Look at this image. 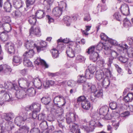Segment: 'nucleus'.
Returning a JSON list of instances; mask_svg holds the SVG:
<instances>
[{"label": "nucleus", "mask_w": 133, "mask_h": 133, "mask_svg": "<svg viewBox=\"0 0 133 133\" xmlns=\"http://www.w3.org/2000/svg\"><path fill=\"white\" fill-rule=\"evenodd\" d=\"M97 64L99 66L100 69L102 70L105 64V61L103 58H101L97 62Z\"/></svg>", "instance_id": "obj_38"}, {"label": "nucleus", "mask_w": 133, "mask_h": 133, "mask_svg": "<svg viewBox=\"0 0 133 133\" xmlns=\"http://www.w3.org/2000/svg\"><path fill=\"white\" fill-rule=\"evenodd\" d=\"M32 79V77L30 75H28L27 78L21 77L19 78L18 82L19 87L22 88H25L26 86L30 87L31 81Z\"/></svg>", "instance_id": "obj_2"}, {"label": "nucleus", "mask_w": 133, "mask_h": 133, "mask_svg": "<svg viewBox=\"0 0 133 133\" xmlns=\"http://www.w3.org/2000/svg\"><path fill=\"white\" fill-rule=\"evenodd\" d=\"M87 52L90 54V59L93 62H95L99 58V55L97 52L95 50L94 46L89 47Z\"/></svg>", "instance_id": "obj_3"}, {"label": "nucleus", "mask_w": 133, "mask_h": 133, "mask_svg": "<svg viewBox=\"0 0 133 133\" xmlns=\"http://www.w3.org/2000/svg\"><path fill=\"white\" fill-rule=\"evenodd\" d=\"M25 90L26 95H28L29 96H34L35 94V90L33 88H30L27 89H25Z\"/></svg>", "instance_id": "obj_27"}, {"label": "nucleus", "mask_w": 133, "mask_h": 133, "mask_svg": "<svg viewBox=\"0 0 133 133\" xmlns=\"http://www.w3.org/2000/svg\"><path fill=\"white\" fill-rule=\"evenodd\" d=\"M46 116L45 114L43 113H42L39 114L38 116V120L40 121H43V122L40 125L45 124L48 126L47 123L46 121H43V120L45 118Z\"/></svg>", "instance_id": "obj_29"}, {"label": "nucleus", "mask_w": 133, "mask_h": 133, "mask_svg": "<svg viewBox=\"0 0 133 133\" xmlns=\"http://www.w3.org/2000/svg\"><path fill=\"white\" fill-rule=\"evenodd\" d=\"M35 64L37 65H41L44 66L45 68H48V65L46 63L45 61L41 59L40 58L38 57L36 59L35 61Z\"/></svg>", "instance_id": "obj_22"}, {"label": "nucleus", "mask_w": 133, "mask_h": 133, "mask_svg": "<svg viewBox=\"0 0 133 133\" xmlns=\"http://www.w3.org/2000/svg\"><path fill=\"white\" fill-rule=\"evenodd\" d=\"M25 47L27 49L33 50L35 48L36 49L37 44L35 42L32 41H27L25 43Z\"/></svg>", "instance_id": "obj_16"}, {"label": "nucleus", "mask_w": 133, "mask_h": 133, "mask_svg": "<svg viewBox=\"0 0 133 133\" xmlns=\"http://www.w3.org/2000/svg\"><path fill=\"white\" fill-rule=\"evenodd\" d=\"M83 89L89 93H93L94 94L96 91L97 89L94 85L86 83L83 84Z\"/></svg>", "instance_id": "obj_8"}, {"label": "nucleus", "mask_w": 133, "mask_h": 133, "mask_svg": "<svg viewBox=\"0 0 133 133\" xmlns=\"http://www.w3.org/2000/svg\"><path fill=\"white\" fill-rule=\"evenodd\" d=\"M104 75L107 77L110 76L111 72L109 69L103 68L102 70H98L96 72V77L97 80L101 81Z\"/></svg>", "instance_id": "obj_1"}, {"label": "nucleus", "mask_w": 133, "mask_h": 133, "mask_svg": "<svg viewBox=\"0 0 133 133\" xmlns=\"http://www.w3.org/2000/svg\"><path fill=\"white\" fill-rule=\"evenodd\" d=\"M100 37L101 39L105 41H108L109 38L104 33H102L100 35Z\"/></svg>", "instance_id": "obj_63"}, {"label": "nucleus", "mask_w": 133, "mask_h": 133, "mask_svg": "<svg viewBox=\"0 0 133 133\" xmlns=\"http://www.w3.org/2000/svg\"><path fill=\"white\" fill-rule=\"evenodd\" d=\"M12 2L14 7L17 9H19L23 4V2L21 0H13Z\"/></svg>", "instance_id": "obj_23"}, {"label": "nucleus", "mask_w": 133, "mask_h": 133, "mask_svg": "<svg viewBox=\"0 0 133 133\" xmlns=\"http://www.w3.org/2000/svg\"><path fill=\"white\" fill-rule=\"evenodd\" d=\"M118 60L122 63H125L128 60V58L124 56H121L118 58Z\"/></svg>", "instance_id": "obj_56"}, {"label": "nucleus", "mask_w": 133, "mask_h": 133, "mask_svg": "<svg viewBox=\"0 0 133 133\" xmlns=\"http://www.w3.org/2000/svg\"><path fill=\"white\" fill-rule=\"evenodd\" d=\"M82 107L86 110H89L91 107V104L90 102L88 101H83L81 103Z\"/></svg>", "instance_id": "obj_25"}, {"label": "nucleus", "mask_w": 133, "mask_h": 133, "mask_svg": "<svg viewBox=\"0 0 133 133\" xmlns=\"http://www.w3.org/2000/svg\"><path fill=\"white\" fill-rule=\"evenodd\" d=\"M113 17L114 19L119 21H120L122 19L121 16L118 12L115 13L113 15Z\"/></svg>", "instance_id": "obj_57"}, {"label": "nucleus", "mask_w": 133, "mask_h": 133, "mask_svg": "<svg viewBox=\"0 0 133 133\" xmlns=\"http://www.w3.org/2000/svg\"><path fill=\"white\" fill-rule=\"evenodd\" d=\"M72 123V125H70L69 128L71 132H74L76 129H78L77 128L78 127V125L75 123Z\"/></svg>", "instance_id": "obj_48"}, {"label": "nucleus", "mask_w": 133, "mask_h": 133, "mask_svg": "<svg viewBox=\"0 0 133 133\" xmlns=\"http://www.w3.org/2000/svg\"><path fill=\"white\" fill-rule=\"evenodd\" d=\"M81 128L82 129H84V130H85L87 132H89L90 131H92L94 130L90 126L89 127H88L87 126H82L81 127Z\"/></svg>", "instance_id": "obj_61"}, {"label": "nucleus", "mask_w": 133, "mask_h": 133, "mask_svg": "<svg viewBox=\"0 0 133 133\" xmlns=\"http://www.w3.org/2000/svg\"><path fill=\"white\" fill-rule=\"evenodd\" d=\"M108 41L109 42L108 43H106V44H109V45L111 46V48L112 47V45H117L118 44V42L116 40L110 38H109Z\"/></svg>", "instance_id": "obj_44"}, {"label": "nucleus", "mask_w": 133, "mask_h": 133, "mask_svg": "<svg viewBox=\"0 0 133 133\" xmlns=\"http://www.w3.org/2000/svg\"><path fill=\"white\" fill-rule=\"evenodd\" d=\"M12 70V69L10 66L5 64L3 74L6 75H9L10 74Z\"/></svg>", "instance_id": "obj_26"}, {"label": "nucleus", "mask_w": 133, "mask_h": 133, "mask_svg": "<svg viewBox=\"0 0 133 133\" xmlns=\"http://www.w3.org/2000/svg\"><path fill=\"white\" fill-rule=\"evenodd\" d=\"M45 15V13L43 11L38 10L36 12L35 16L37 18L41 19L44 17Z\"/></svg>", "instance_id": "obj_33"}, {"label": "nucleus", "mask_w": 133, "mask_h": 133, "mask_svg": "<svg viewBox=\"0 0 133 133\" xmlns=\"http://www.w3.org/2000/svg\"><path fill=\"white\" fill-rule=\"evenodd\" d=\"M68 85L71 87H74L76 85L75 81L73 80H69L67 82Z\"/></svg>", "instance_id": "obj_60"}, {"label": "nucleus", "mask_w": 133, "mask_h": 133, "mask_svg": "<svg viewBox=\"0 0 133 133\" xmlns=\"http://www.w3.org/2000/svg\"><path fill=\"white\" fill-rule=\"evenodd\" d=\"M91 19L90 14L88 13L85 15V16L83 18L84 21L88 22L90 21Z\"/></svg>", "instance_id": "obj_62"}, {"label": "nucleus", "mask_w": 133, "mask_h": 133, "mask_svg": "<svg viewBox=\"0 0 133 133\" xmlns=\"http://www.w3.org/2000/svg\"><path fill=\"white\" fill-rule=\"evenodd\" d=\"M110 108L112 110L116 109L117 107V103L114 102H111L109 104Z\"/></svg>", "instance_id": "obj_58"}, {"label": "nucleus", "mask_w": 133, "mask_h": 133, "mask_svg": "<svg viewBox=\"0 0 133 133\" xmlns=\"http://www.w3.org/2000/svg\"><path fill=\"white\" fill-rule=\"evenodd\" d=\"M23 64L26 67H31L32 66V64L31 62L28 58H24L23 59Z\"/></svg>", "instance_id": "obj_37"}, {"label": "nucleus", "mask_w": 133, "mask_h": 133, "mask_svg": "<svg viewBox=\"0 0 133 133\" xmlns=\"http://www.w3.org/2000/svg\"><path fill=\"white\" fill-rule=\"evenodd\" d=\"M86 77L83 75H80L78 77L77 82L78 83H85L86 81Z\"/></svg>", "instance_id": "obj_39"}, {"label": "nucleus", "mask_w": 133, "mask_h": 133, "mask_svg": "<svg viewBox=\"0 0 133 133\" xmlns=\"http://www.w3.org/2000/svg\"><path fill=\"white\" fill-rule=\"evenodd\" d=\"M1 99L3 101H9L13 100L12 97L11 95L5 93L1 97Z\"/></svg>", "instance_id": "obj_21"}, {"label": "nucleus", "mask_w": 133, "mask_h": 133, "mask_svg": "<svg viewBox=\"0 0 133 133\" xmlns=\"http://www.w3.org/2000/svg\"><path fill=\"white\" fill-rule=\"evenodd\" d=\"M121 8V12L123 15L126 16L129 14V9L128 6L127 4H124L122 5Z\"/></svg>", "instance_id": "obj_18"}, {"label": "nucleus", "mask_w": 133, "mask_h": 133, "mask_svg": "<svg viewBox=\"0 0 133 133\" xmlns=\"http://www.w3.org/2000/svg\"><path fill=\"white\" fill-rule=\"evenodd\" d=\"M40 44V46H37L36 47V49L38 52H39L41 50H43L42 48L45 47L47 45L46 42L43 41H41Z\"/></svg>", "instance_id": "obj_32"}, {"label": "nucleus", "mask_w": 133, "mask_h": 133, "mask_svg": "<svg viewBox=\"0 0 133 133\" xmlns=\"http://www.w3.org/2000/svg\"><path fill=\"white\" fill-rule=\"evenodd\" d=\"M35 112V111H33V114L30 113L29 114V116L28 117L27 116V119H28L29 120V121H30V119L33 117L34 118H36L37 117V115L36 114V112Z\"/></svg>", "instance_id": "obj_53"}, {"label": "nucleus", "mask_w": 133, "mask_h": 133, "mask_svg": "<svg viewBox=\"0 0 133 133\" xmlns=\"http://www.w3.org/2000/svg\"><path fill=\"white\" fill-rule=\"evenodd\" d=\"M127 52L128 56L133 59V48L131 47L129 48L128 49Z\"/></svg>", "instance_id": "obj_52"}, {"label": "nucleus", "mask_w": 133, "mask_h": 133, "mask_svg": "<svg viewBox=\"0 0 133 133\" xmlns=\"http://www.w3.org/2000/svg\"><path fill=\"white\" fill-rule=\"evenodd\" d=\"M54 102L56 106L59 107L64 105L66 103L64 98L61 96L55 97L54 100Z\"/></svg>", "instance_id": "obj_7"}, {"label": "nucleus", "mask_w": 133, "mask_h": 133, "mask_svg": "<svg viewBox=\"0 0 133 133\" xmlns=\"http://www.w3.org/2000/svg\"><path fill=\"white\" fill-rule=\"evenodd\" d=\"M124 100L126 102H131L133 100L132 93H129L123 98Z\"/></svg>", "instance_id": "obj_34"}, {"label": "nucleus", "mask_w": 133, "mask_h": 133, "mask_svg": "<svg viewBox=\"0 0 133 133\" xmlns=\"http://www.w3.org/2000/svg\"><path fill=\"white\" fill-rule=\"evenodd\" d=\"M95 119L96 118V116H94L93 117ZM96 120L95 119L92 120L89 123V126L91 127L93 129H94L95 127H96Z\"/></svg>", "instance_id": "obj_50"}, {"label": "nucleus", "mask_w": 133, "mask_h": 133, "mask_svg": "<svg viewBox=\"0 0 133 133\" xmlns=\"http://www.w3.org/2000/svg\"><path fill=\"white\" fill-rule=\"evenodd\" d=\"M85 60L84 57L80 55H78L76 56L75 61L77 63L81 62Z\"/></svg>", "instance_id": "obj_46"}, {"label": "nucleus", "mask_w": 133, "mask_h": 133, "mask_svg": "<svg viewBox=\"0 0 133 133\" xmlns=\"http://www.w3.org/2000/svg\"><path fill=\"white\" fill-rule=\"evenodd\" d=\"M108 110V108L107 106L102 107L99 110L100 117L103 119H109L110 118L107 117V113Z\"/></svg>", "instance_id": "obj_11"}, {"label": "nucleus", "mask_w": 133, "mask_h": 133, "mask_svg": "<svg viewBox=\"0 0 133 133\" xmlns=\"http://www.w3.org/2000/svg\"><path fill=\"white\" fill-rule=\"evenodd\" d=\"M35 0H26V3L27 8H30L35 2Z\"/></svg>", "instance_id": "obj_54"}, {"label": "nucleus", "mask_w": 133, "mask_h": 133, "mask_svg": "<svg viewBox=\"0 0 133 133\" xmlns=\"http://www.w3.org/2000/svg\"><path fill=\"white\" fill-rule=\"evenodd\" d=\"M11 113H8L7 114H6L5 115H4L5 116V119L8 122L10 121L11 120Z\"/></svg>", "instance_id": "obj_64"}, {"label": "nucleus", "mask_w": 133, "mask_h": 133, "mask_svg": "<svg viewBox=\"0 0 133 133\" xmlns=\"http://www.w3.org/2000/svg\"><path fill=\"white\" fill-rule=\"evenodd\" d=\"M12 61L13 62L18 64H20L22 62V58L21 57L18 55L14 56Z\"/></svg>", "instance_id": "obj_31"}, {"label": "nucleus", "mask_w": 133, "mask_h": 133, "mask_svg": "<svg viewBox=\"0 0 133 133\" xmlns=\"http://www.w3.org/2000/svg\"><path fill=\"white\" fill-rule=\"evenodd\" d=\"M59 7H57L54 8L52 11V15L57 17L61 15L63 9L64 7L66 8V4L65 3L62 2L61 4H59Z\"/></svg>", "instance_id": "obj_5"}, {"label": "nucleus", "mask_w": 133, "mask_h": 133, "mask_svg": "<svg viewBox=\"0 0 133 133\" xmlns=\"http://www.w3.org/2000/svg\"><path fill=\"white\" fill-rule=\"evenodd\" d=\"M102 86L105 88H107L110 85V82L107 78L105 77L103 80L101 81Z\"/></svg>", "instance_id": "obj_30"}, {"label": "nucleus", "mask_w": 133, "mask_h": 133, "mask_svg": "<svg viewBox=\"0 0 133 133\" xmlns=\"http://www.w3.org/2000/svg\"><path fill=\"white\" fill-rule=\"evenodd\" d=\"M13 126L12 123L11 121L7 122L5 124V127H3L6 130H12Z\"/></svg>", "instance_id": "obj_43"}, {"label": "nucleus", "mask_w": 133, "mask_h": 133, "mask_svg": "<svg viewBox=\"0 0 133 133\" xmlns=\"http://www.w3.org/2000/svg\"><path fill=\"white\" fill-rule=\"evenodd\" d=\"M0 38L3 41H5L8 39V36L7 34H5L4 32L0 34Z\"/></svg>", "instance_id": "obj_40"}, {"label": "nucleus", "mask_w": 133, "mask_h": 133, "mask_svg": "<svg viewBox=\"0 0 133 133\" xmlns=\"http://www.w3.org/2000/svg\"><path fill=\"white\" fill-rule=\"evenodd\" d=\"M12 5L9 1L5 3L4 5V9L7 12H10L11 10Z\"/></svg>", "instance_id": "obj_28"}, {"label": "nucleus", "mask_w": 133, "mask_h": 133, "mask_svg": "<svg viewBox=\"0 0 133 133\" xmlns=\"http://www.w3.org/2000/svg\"><path fill=\"white\" fill-rule=\"evenodd\" d=\"M34 51L33 50L29 49L28 51H25L23 55L24 58H27L32 57L34 55Z\"/></svg>", "instance_id": "obj_24"}, {"label": "nucleus", "mask_w": 133, "mask_h": 133, "mask_svg": "<svg viewBox=\"0 0 133 133\" xmlns=\"http://www.w3.org/2000/svg\"><path fill=\"white\" fill-rule=\"evenodd\" d=\"M95 50L96 49L98 51H100L102 50L103 48L105 50H108L110 49L111 46L109 45V44H106L100 42L95 47Z\"/></svg>", "instance_id": "obj_13"}, {"label": "nucleus", "mask_w": 133, "mask_h": 133, "mask_svg": "<svg viewBox=\"0 0 133 133\" xmlns=\"http://www.w3.org/2000/svg\"><path fill=\"white\" fill-rule=\"evenodd\" d=\"M2 21L5 23H9L11 21L10 18L9 16L4 17L2 19Z\"/></svg>", "instance_id": "obj_59"}, {"label": "nucleus", "mask_w": 133, "mask_h": 133, "mask_svg": "<svg viewBox=\"0 0 133 133\" xmlns=\"http://www.w3.org/2000/svg\"><path fill=\"white\" fill-rule=\"evenodd\" d=\"M2 25L5 31L8 32L11 31V28L9 23H4L3 24H2Z\"/></svg>", "instance_id": "obj_36"}, {"label": "nucleus", "mask_w": 133, "mask_h": 133, "mask_svg": "<svg viewBox=\"0 0 133 133\" xmlns=\"http://www.w3.org/2000/svg\"><path fill=\"white\" fill-rule=\"evenodd\" d=\"M15 95L16 97L18 99L25 98L26 96L25 90H18L16 92Z\"/></svg>", "instance_id": "obj_19"}, {"label": "nucleus", "mask_w": 133, "mask_h": 133, "mask_svg": "<svg viewBox=\"0 0 133 133\" xmlns=\"http://www.w3.org/2000/svg\"><path fill=\"white\" fill-rule=\"evenodd\" d=\"M30 34H33L37 36H39L41 35V31L40 28L38 26L35 28L34 29H33L31 28L30 30Z\"/></svg>", "instance_id": "obj_20"}, {"label": "nucleus", "mask_w": 133, "mask_h": 133, "mask_svg": "<svg viewBox=\"0 0 133 133\" xmlns=\"http://www.w3.org/2000/svg\"><path fill=\"white\" fill-rule=\"evenodd\" d=\"M51 52L54 58H56L59 57V53L58 51L56 49H53L51 50Z\"/></svg>", "instance_id": "obj_41"}, {"label": "nucleus", "mask_w": 133, "mask_h": 133, "mask_svg": "<svg viewBox=\"0 0 133 133\" xmlns=\"http://www.w3.org/2000/svg\"><path fill=\"white\" fill-rule=\"evenodd\" d=\"M30 87L34 85L35 87L38 89H41L42 87V84L40 79L38 78H33L31 81Z\"/></svg>", "instance_id": "obj_14"}, {"label": "nucleus", "mask_w": 133, "mask_h": 133, "mask_svg": "<svg viewBox=\"0 0 133 133\" xmlns=\"http://www.w3.org/2000/svg\"><path fill=\"white\" fill-rule=\"evenodd\" d=\"M14 44L11 42L6 43L5 46V49L9 54L14 52L15 51Z\"/></svg>", "instance_id": "obj_17"}, {"label": "nucleus", "mask_w": 133, "mask_h": 133, "mask_svg": "<svg viewBox=\"0 0 133 133\" xmlns=\"http://www.w3.org/2000/svg\"><path fill=\"white\" fill-rule=\"evenodd\" d=\"M71 20L70 17L68 16H64L63 19V21L64 22V23L67 26H69L70 25Z\"/></svg>", "instance_id": "obj_42"}, {"label": "nucleus", "mask_w": 133, "mask_h": 133, "mask_svg": "<svg viewBox=\"0 0 133 133\" xmlns=\"http://www.w3.org/2000/svg\"><path fill=\"white\" fill-rule=\"evenodd\" d=\"M41 104L38 103H34L29 106H28L26 108L29 110L35 111V112H39L41 110Z\"/></svg>", "instance_id": "obj_15"}, {"label": "nucleus", "mask_w": 133, "mask_h": 133, "mask_svg": "<svg viewBox=\"0 0 133 133\" xmlns=\"http://www.w3.org/2000/svg\"><path fill=\"white\" fill-rule=\"evenodd\" d=\"M25 121H29V120L27 119V115L26 114L24 115L23 117L21 116L17 117L15 119V122L17 126H20L24 123Z\"/></svg>", "instance_id": "obj_9"}, {"label": "nucleus", "mask_w": 133, "mask_h": 133, "mask_svg": "<svg viewBox=\"0 0 133 133\" xmlns=\"http://www.w3.org/2000/svg\"><path fill=\"white\" fill-rule=\"evenodd\" d=\"M41 101L44 104H47L50 102L51 100L49 97H43L41 98Z\"/></svg>", "instance_id": "obj_49"}, {"label": "nucleus", "mask_w": 133, "mask_h": 133, "mask_svg": "<svg viewBox=\"0 0 133 133\" xmlns=\"http://www.w3.org/2000/svg\"><path fill=\"white\" fill-rule=\"evenodd\" d=\"M129 115V112L128 111L124 112L121 114L119 117H118L115 120L112 121V124L115 127H117L119 126V122L121 121V117H125L128 116Z\"/></svg>", "instance_id": "obj_12"}, {"label": "nucleus", "mask_w": 133, "mask_h": 133, "mask_svg": "<svg viewBox=\"0 0 133 133\" xmlns=\"http://www.w3.org/2000/svg\"><path fill=\"white\" fill-rule=\"evenodd\" d=\"M85 77L88 79L91 78L93 77V75L90 72L89 70H88L87 69L85 71Z\"/></svg>", "instance_id": "obj_55"}, {"label": "nucleus", "mask_w": 133, "mask_h": 133, "mask_svg": "<svg viewBox=\"0 0 133 133\" xmlns=\"http://www.w3.org/2000/svg\"><path fill=\"white\" fill-rule=\"evenodd\" d=\"M36 21V18L34 15L30 16L29 17V22L32 25H34Z\"/></svg>", "instance_id": "obj_45"}, {"label": "nucleus", "mask_w": 133, "mask_h": 133, "mask_svg": "<svg viewBox=\"0 0 133 133\" xmlns=\"http://www.w3.org/2000/svg\"><path fill=\"white\" fill-rule=\"evenodd\" d=\"M103 91L102 89L98 90L94 93V96L97 97H101L103 96Z\"/></svg>", "instance_id": "obj_47"}, {"label": "nucleus", "mask_w": 133, "mask_h": 133, "mask_svg": "<svg viewBox=\"0 0 133 133\" xmlns=\"http://www.w3.org/2000/svg\"><path fill=\"white\" fill-rule=\"evenodd\" d=\"M4 85L5 88H3L2 84H0V94H2L5 91V89L8 90L11 89L16 90L18 89L17 86L15 84L7 82L5 83Z\"/></svg>", "instance_id": "obj_4"}, {"label": "nucleus", "mask_w": 133, "mask_h": 133, "mask_svg": "<svg viewBox=\"0 0 133 133\" xmlns=\"http://www.w3.org/2000/svg\"><path fill=\"white\" fill-rule=\"evenodd\" d=\"M78 118L77 115L74 113H67L66 115V121L68 124L73 123L76 121Z\"/></svg>", "instance_id": "obj_6"}, {"label": "nucleus", "mask_w": 133, "mask_h": 133, "mask_svg": "<svg viewBox=\"0 0 133 133\" xmlns=\"http://www.w3.org/2000/svg\"><path fill=\"white\" fill-rule=\"evenodd\" d=\"M57 42L59 43V42H63L64 43H68L70 45H74V44H76V43L73 42H69V39L68 38H66L63 39L61 38L57 40Z\"/></svg>", "instance_id": "obj_35"}, {"label": "nucleus", "mask_w": 133, "mask_h": 133, "mask_svg": "<svg viewBox=\"0 0 133 133\" xmlns=\"http://www.w3.org/2000/svg\"><path fill=\"white\" fill-rule=\"evenodd\" d=\"M75 45H70L67 48L66 52L68 57L70 58H72L75 56V51L77 50V48H78V47H76L75 48Z\"/></svg>", "instance_id": "obj_10"}, {"label": "nucleus", "mask_w": 133, "mask_h": 133, "mask_svg": "<svg viewBox=\"0 0 133 133\" xmlns=\"http://www.w3.org/2000/svg\"><path fill=\"white\" fill-rule=\"evenodd\" d=\"M123 26L126 27L131 26V24L129 20L127 18H125L123 21Z\"/></svg>", "instance_id": "obj_51"}]
</instances>
